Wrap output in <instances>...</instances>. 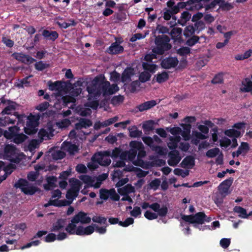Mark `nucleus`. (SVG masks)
Listing matches in <instances>:
<instances>
[{
  "label": "nucleus",
  "instance_id": "nucleus-1",
  "mask_svg": "<svg viewBox=\"0 0 252 252\" xmlns=\"http://www.w3.org/2000/svg\"><path fill=\"white\" fill-rule=\"evenodd\" d=\"M111 153L110 151H101L94 154L91 158L92 162L88 164V167L91 170H95L98 167V164L103 166H107L111 163V160L109 158Z\"/></svg>",
  "mask_w": 252,
  "mask_h": 252
},
{
  "label": "nucleus",
  "instance_id": "nucleus-2",
  "mask_svg": "<svg viewBox=\"0 0 252 252\" xmlns=\"http://www.w3.org/2000/svg\"><path fill=\"white\" fill-rule=\"evenodd\" d=\"M170 38L167 35L162 34L156 36L155 39L156 46L152 49L154 53L159 55H163L165 51L170 50L172 46L169 43Z\"/></svg>",
  "mask_w": 252,
  "mask_h": 252
},
{
  "label": "nucleus",
  "instance_id": "nucleus-3",
  "mask_svg": "<svg viewBox=\"0 0 252 252\" xmlns=\"http://www.w3.org/2000/svg\"><path fill=\"white\" fill-rule=\"evenodd\" d=\"M39 119V115H34L31 113L28 116L26 126L24 127L25 133L30 135L35 134L38 130Z\"/></svg>",
  "mask_w": 252,
  "mask_h": 252
},
{
  "label": "nucleus",
  "instance_id": "nucleus-4",
  "mask_svg": "<svg viewBox=\"0 0 252 252\" xmlns=\"http://www.w3.org/2000/svg\"><path fill=\"white\" fill-rule=\"evenodd\" d=\"M177 53L182 58L179 65L177 66L179 61L177 58L174 57V69L175 70H182L186 68L187 65V57L190 53V49L189 47H181L177 50Z\"/></svg>",
  "mask_w": 252,
  "mask_h": 252
},
{
  "label": "nucleus",
  "instance_id": "nucleus-5",
  "mask_svg": "<svg viewBox=\"0 0 252 252\" xmlns=\"http://www.w3.org/2000/svg\"><path fill=\"white\" fill-rule=\"evenodd\" d=\"M206 215L203 212H198L195 215L181 216V219L187 222L194 224L193 226L197 227L196 224H202L205 222Z\"/></svg>",
  "mask_w": 252,
  "mask_h": 252
},
{
  "label": "nucleus",
  "instance_id": "nucleus-6",
  "mask_svg": "<svg viewBox=\"0 0 252 252\" xmlns=\"http://www.w3.org/2000/svg\"><path fill=\"white\" fill-rule=\"evenodd\" d=\"M16 188H19L21 191L27 195H33L38 190V188L33 186H29V182L24 179H20L14 185Z\"/></svg>",
  "mask_w": 252,
  "mask_h": 252
},
{
  "label": "nucleus",
  "instance_id": "nucleus-7",
  "mask_svg": "<svg viewBox=\"0 0 252 252\" xmlns=\"http://www.w3.org/2000/svg\"><path fill=\"white\" fill-rule=\"evenodd\" d=\"M129 146L137 149V160L133 162L134 164L140 165L143 162L141 158L145 157L146 155L142 143L141 142L132 141L130 142Z\"/></svg>",
  "mask_w": 252,
  "mask_h": 252
},
{
  "label": "nucleus",
  "instance_id": "nucleus-8",
  "mask_svg": "<svg viewBox=\"0 0 252 252\" xmlns=\"http://www.w3.org/2000/svg\"><path fill=\"white\" fill-rule=\"evenodd\" d=\"M105 81V78L103 74L95 77L92 81L91 84L87 87V91L89 94L91 95L93 93H94Z\"/></svg>",
  "mask_w": 252,
  "mask_h": 252
},
{
  "label": "nucleus",
  "instance_id": "nucleus-9",
  "mask_svg": "<svg viewBox=\"0 0 252 252\" xmlns=\"http://www.w3.org/2000/svg\"><path fill=\"white\" fill-rule=\"evenodd\" d=\"M71 221L75 223L80 222L82 224H88L91 222V218L88 216L87 213L80 211L72 218Z\"/></svg>",
  "mask_w": 252,
  "mask_h": 252
},
{
  "label": "nucleus",
  "instance_id": "nucleus-10",
  "mask_svg": "<svg viewBox=\"0 0 252 252\" xmlns=\"http://www.w3.org/2000/svg\"><path fill=\"white\" fill-rule=\"evenodd\" d=\"M12 57L16 60L21 62L25 64H31L35 61V60L29 55L23 53H14Z\"/></svg>",
  "mask_w": 252,
  "mask_h": 252
},
{
  "label": "nucleus",
  "instance_id": "nucleus-11",
  "mask_svg": "<svg viewBox=\"0 0 252 252\" xmlns=\"http://www.w3.org/2000/svg\"><path fill=\"white\" fill-rule=\"evenodd\" d=\"M109 87H110V82L106 80L100 88L98 89L94 93H93L91 95L94 97L99 96L101 94L103 96L108 95Z\"/></svg>",
  "mask_w": 252,
  "mask_h": 252
},
{
  "label": "nucleus",
  "instance_id": "nucleus-12",
  "mask_svg": "<svg viewBox=\"0 0 252 252\" xmlns=\"http://www.w3.org/2000/svg\"><path fill=\"white\" fill-rule=\"evenodd\" d=\"M233 182V178L230 177L222 182L218 187V189L221 193H227L230 187Z\"/></svg>",
  "mask_w": 252,
  "mask_h": 252
},
{
  "label": "nucleus",
  "instance_id": "nucleus-13",
  "mask_svg": "<svg viewBox=\"0 0 252 252\" xmlns=\"http://www.w3.org/2000/svg\"><path fill=\"white\" fill-rule=\"evenodd\" d=\"M151 209L156 212L158 213V216L160 217H165L168 212V208L166 206H162L160 207V205L158 203L155 202L151 204Z\"/></svg>",
  "mask_w": 252,
  "mask_h": 252
},
{
  "label": "nucleus",
  "instance_id": "nucleus-14",
  "mask_svg": "<svg viewBox=\"0 0 252 252\" xmlns=\"http://www.w3.org/2000/svg\"><path fill=\"white\" fill-rule=\"evenodd\" d=\"M94 231V224L83 227L82 226H78L77 227V235H89L92 234Z\"/></svg>",
  "mask_w": 252,
  "mask_h": 252
},
{
  "label": "nucleus",
  "instance_id": "nucleus-15",
  "mask_svg": "<svg viewBox=\"0 0 252 252\" xmlns=\"http://www.w3.org/2000/svg\"><path fill=\"white\" fill-rule=\"evenodd\" d=\"M18 106V105L15 102L8 100L7 106L1 112V115L12 114V112L16 110Z\"/></svg>",
  "mask_w": 252,
  "mask_h": 252
},
{
  "label": "nucleus",
  "instance_id": "nucleus-16",
  "mask_svg": "<svg viewBox=\"0 0 252 252\" xmlns=\"http://www.w3.org/2000/svg\"><path fill=\"white\" fill-rule=\"evenodd\" d=\"M20 127L17 125L8 127V131L4 130V137L8 140H11L16 134L19 133Z\"/></svg>",
  "mask_w": 252,
  "mask_h": 252
},
{
  "label": "nucleus",
  "instance_id": "nucleus-17",
  "mask_svg": "<svg viewBox=\"0 0 252 252\" xmlns=\"http://www.w3.org/2000/svg\"><path fill=\"white\" fill-rule=\"evenodd\" d=\"M157 104V103L156 100H151L145 101L137 105L136 108H137L140 112H143L154 107Z\"/></svg>",
  "mask_w": 252,
  "mask_h": 252
},
{
  "label": "nucleus",
  "instance_id": "nucleus-18",
  "mask_svg": "<svg viewBox=\"0 0 252 252\" xmlns=\"http://www.w3.org/2000/svg\"><path fill=\"white\" fill-rule=\"evenodd\" d=\"M122 41H117L113 43L109 47V53L112 54H119L123 52L124 50V47L120 45V44Z\"/></svg>",
  "mask_w": 252,
  "mask_h": 252
},
{
  "label": "nucleus",
  "instance_id": "nucleus-19",
  "mask_svg": "<svg viewBox=\"0 0 252 252\" xmlns=\"http://www.w3.org/2000/svg\"><path fill=\"white\" fill-rule=\"evenodd\" d=\"M92 125V121L87 119L80 118L79 122L75 124V128L77 130L81 129L83 128H87Z\"/></svg>",
  "mask_w": 252,
  "mask_h": 252
},
{
  "label": "nucleus",
  "instance_id": "nucleus-20",
  "mask_svg": "<svg viewBox=\"0 0 252 252\" xmlns=\"http://www.w3.org/2000/svg\"><path fill=\"white\" fill-rule=\"evenodd\" d=\"M181 166L184 168H192L195 164L194 158L191 156L186 157L181 163Z\"/></svg>",
  "mask_w": 252,
  "mask_h": 252
},
{
  "label": "nucleus",
  "instance_id": "nucleus-21",
  "mask_svg": "<svg viewBox=\"0 0 252 252\" xmlns=\"http://www.w3.org/2000/svg\"><path fill=\"white\" fill-rule=\"evenodd\" d=\"M134 74V70L131 67H126L123 71L121 81L123 83L129 82L131 80V77Z\"/></svg>",
  "mask_w": 252,
  "mask_h": 252
},
{
  "label": "nucleus",
  "instance_id": "nucleus-22",
  "mask_svg": "<svg viewBox=\"0 0 252 252\" xmlns=\"http://www.w3.org/2000/svg\"><path fill=\"white\" fill-rule=\"evenodd\" d=\"M118 193L121 195H128L135 192V188L131 184H128L123 187L118 189Z\"/></svg>",
  "mask_w": 252,
  "mask_h": 252
},
{
  "label": "nucleus",
  "instance_id": "nucleus-23",
  "mask_svg": "<svg viewBox=\"0 0 252 252\" xmlns=\"http://www.w3.org/2000/svg\"><path fill=\"white\" fill-rule=\"evenodd\" d=\"M42 35L47 40L55 41L59 37V34L56 31H50L44 30L42 32Z\"/></svg>",
  "mask_w": 252,
  "mask_h": 252
},
{
  "label": "nucleus",
  "instance_id": "nucleus-24",
  "mask_svg": "<svg viewBox=\"0 0 252 252\" xmlns=\"http://www.w3.org/2000/svg\"><path fill=\"white\" fill-rule=\"evenodd\" d=\"M170 28H172L169 32V29L164 26L158 25L157 27V30L159 33H169L172 39H173V25L171 23Z\"/></svg>",
  "mask_w": 252,
  "mask_h": 252
},
{
  "label": "nucleus",
  "instance_id": "nucleus-25",
  "mask_svg": "<svg viewBox=\"0 0 252 252\" xmlns=\"http://www.w3.org/2000/svg\"><path fill=\"white\" fill-rule=\"evenodd\" d=\"M69 182L70 184V189L76 192H79L82 187V183L79 180L74 178L70 179Z\"/></svg>",
  "mask_w": 252,
  "mask_h": 252
},
{
  "label": "nucleus",
  "instance_id": "nucleus-26",
  "mask_svg": "<svg viewBox=\"0 0 252 252\" xmlns=\"http://www.w3.org/2000/svg\"><path fill=\"white\" fill-rule=\"evenodd\" d=\"M65 220L62 219H59L57 220L56 222L53 224L52 227L51 228V232H58L62 230L64 225Z\"/></svg>",
  "mask_w": 252,
  "mask_h": 252
},
{
  "label": "nucleus",
  "instance_id": "nucleus-27",
  "mask_svg": "<svg viewBox=\"0 0 252 252\" xmlns=\"http://www.w3.org/2000/svg\"><path fill=\"white\" fill-rule=\"evenodd\" d=\"M169 140L170 142L168 144V146L170 149V151L168 154L169 159L168 160V163L170 166H173V136H170Z\"/></svg>",
  "mask_w": 252,
  "mask_h": 252
},
{
  "label": "nucleus",
  "instance_id": "nucleus-28",
  "mask_svg": "<svg viewBox=\"0 0 252 252\" xmlns=\"http://www.w3.org/2000/svg\"><path fill=\"white\" fill-rule=\"evenodd\" d=\"M49 89L51 91H61L64 88L63 83L57 81L55 82L49 81L48 82Z\"/></svg>",
  "mask_w": 252,
  "mask_h": 252
},
{
  "label": "nucleus",
  "instance_id": "nucleus-29",
  "mask_svg": "<svg viewBox=\"0 0 252 252\" xmlns=\"http://www.w3.org/2000/svg\"><path fill=\"white\" fill-rule=\"evenodd\" d=\"M13 115L16 117V119H17V125L22 126H24L25 121H27L28 116H27L25 114H19L17 112H14L13 113Z\"/></svg>",
  "mask_w": 252,
  "mask_h": 252
},
{
  "label": "nucleus",
  "instance_id": "nucleus-30",
  "mask_svg": "<svg viewBox=\"0 0 252 252\" xmlns=\"http://www.w3.org/2000/svg\"><path fill=\"white\" fill-rule=\"evenodd\" d=\"M16 150L15 146L7 144L5 146L4 149V154L7 157H11L15 155Z\"/></svg>",
  "mask_w": 252,
  "mask_h": 252
},
{
  "label": "nucleus",
  "instance_id": "nucleus-31",
  "mask_svg": "<svg viewBox=\"0 0 252 252\" xmlns=\"http://www.w3.org/2000/svg\"><path fill=\"white\" fill-rule=\"evenodd\" d=\"M28 136L23 133H17L12 138V141L16 144H19L24 142L27 139Z\"/></svg>",
  "mask_w": 252,
  "mask_h": 252
},
{
  "label": "nucleus",
  "instance_id": "nucleus-32",
  "mask_svg": "<svg viewBox=\"0 0 252 252\" xmlns=\"http://www.w3.org/2000/svg\"><path fill=\"white\" fill-rule=\"evenodd\" d=\"M233 211L235 213L239 214V217L240 218L248 219L249 217L246 210L241 206H235L233 208Z\"/></svg>",
  "mask_w": 252,
  "mask_h": 252
},
{
  "label": "nucleus",
  "instance_id": "nucleus-33",
  "mask_svg": "<svg viewBox=\"0 0 252 252\" xmlns=\"http://www.w3.org/2000/svg\"><path fill=\"white\" fill-rule=\"evenodd\" d=\"M186 8V9H192V6L189 5L188 1L187 2H179L177 5H174V14L178 13L180 8Z\"/></svg>",
  "mask_w": 252,
  "mask_h": 252
},
{
  "label": "nucleus",
  "instance_id": "nucleus-34",
  "mask_svg": "<svg viewBox=\"0 0 252 252\" xmlns=\"http://www.w3.org/2000/svg\"><path fill=\"white\" fill-rule=\"evenodd\" d=\"M191 18V14L188 11L183 12L181 16V19L178 20V23L182 25H185L187 21H189V20Z\"/></svg>",
  "mask_w": 252,
  "mask_h": 252
},
{
  "label": "nucleus",
  "instance_id": "nucleus-35",
  "mask_svg": "<svg viewBox=\"0 0 252 252\" xmlns=\"http://www.w3.org/2000/svg\"><path fill=\"white\" fill-rule=\"evenodd\" d=\"M76 224L71 222L68 223L65 228V231L70 235H77V227Z\"/></svg>",
  "mask_w": 252,
  "mask_h": 252
},
{
  "label": "nucleus",
  "instance_id": "nucleus-36",
  "mask_svg": "<svg viewBox=\"0 0 252 252\" xmlns=\"http://www.w3.org/2000/svg\"><path fill=\"white\" fill-rule=\"evenodd\" d=\"M16 120H13L9 117H0V127H5L9 124H14Z\"/></svg>",
  "mask_w": 252,
  "mask_h": 252
},
{
  "label": "nucleus",
  "instance_id": "nucleus-37",
  "mask_svg": "<svg viewBox=\"0 0 252 252\" xmlns=\"http://www.w3.org/2000/svg\"><path fill=\"white\" fill-rule=\"evenodd\" d=\"M162 67L166 69L173 67V57L163 59L161 63Z\"/></svg>",
  "mask_w": 252,
  "mask_h": 252
},
{
  "label": "nucleus",
  "instance_id": "nucleus-38",
  "mask_svg": "<svg viewBox=\"0 0 252 252\" xmlns=\"http://www.w3.org/2000/svg\"><path fill=\"white\" fill-rule=\"evenodd\" d=\"M224 134L229 137L234 138L240 137L241 132L237 130L232 128L225 130Z\"/></svg>",
  "mask_w": 252,
  "mask_h": 252
},
{
  "label": "nucleus",
  "instance_id": "nucleus-39",
  "mask_svg": "<svg viewBox=\"0 0 252 252\" xmlns=\"http://www.w3.org/2000/svg\"><path fill=\"white\" fill-rule=\"evenodd\" d=\"M151 150L155 152L160 156H165L167 154L168 150L166 148H164L161 146L155 145Z\"/></svg>",
  "mask_w": 252,
  "mask_h": 252
},
{
  "label": "nucleus",
  "instance_id": "nucleus-40",
  "mask_svg": "<svg viewBox=\"0 0 252 252\" xmlns=\"http://www.w3.org/2000/svg\"><path fill=\"white\" fill-rule=\"evenodd\" d=\"M200 37L197 35H192L189 37V38L187 40L186 44L189 46L192 47L197 43H199V39Z\"/></svg>",
  "mask_w": 252,
  "mask_h": 252
},
{
  "label": "nucleus",
  "instance_id": "nucleus-41",
  "mask_svg": "<svg viewBox=\"0 0 252 252\" xmlns=\"http://www.w3.org/2000/svg\"><path fill=\"white\" fill-rule=\"evenodd\" d=\"M196 32L193 25H189L187 26L184 31V35L186 37H189L194 35L193 34Z\"/></svg>",
  "mask_w": 252,
  "mask_h": 252
},
{
  "label": "nucleus",
  "instance_id": "nucleus-42",
  "mask_svg": "<svg viewBox=\"0 0 252 252\" xmlns=\"http://www.w3.org/2000/svg\"><path fill=\"white\" fill-rule=\"evenodd\" d=\"M32 77V75H31L20 80V83L16 86L19 88H24L25 87H28L30 86V82L28 81V79Z\"/></svg>",
  "mask_w": 252,
  "mask_h": 252
},
{
  "label": "nucleus",
  "instance_id": "nucleus-43",
  "mask_svg": "<svg viewBox=\"0 0 252 252\" xmlns=\"http://www.w3.org/2000/svg\"><path fill=\"white\" fill-rule=\"evenodd\" d=\"M168 78V74L166 72H163L157 75L156 81L158 83H162L167 80Z\"/></svg>",
  "mask_w": 252,
  "mask_h": 252
},
{
  "label": "nucleus",
  "instance_id": "nucleus-44",
  "mask_svg": "<svg viewBox=\"0 0 252 252\" xmlns=\"http://www.w3.org/2000/svg\"><path fill=\"white\" fill-rule=\"evenodd\" d=\"M155 122L153 120L146 121L142 126L145 131H150L154 129Z\"/></svg>",
  "mask_w": 252,
  "mask_h": 252
},
{
  "label": "nucleus",
  "instance_id": "nucleus-45",
  "mask_svg": "<svg viewBox=\"0 0 252 252\" xmlns=\"http://www.w3.org/2000/svg\"><path fill=\"white\" fill-rule=\"evenodd\" d=\"M181 126L184 129V131L182 133V135L185 138V139H186V137H188L190 134L191 125L189 124H182Z\"/></svg>",
  "mask_w": 252,
  "mask_h": 252
},
{
  "label": "nucleus",
  "instance_id": "nucleus-46",
  "mask_svg": "<svg viewBox=\"0 0 252 252\" xmlns=\"http://www.w3.org/2000/svg\"><path fill=\"white\" fill-rule=\"evenodd\" d=\"M50 66L49 63H44L42 61H39L34 64L35 68L38 71H43Z\"/></svg>",
  "mask_w": 252,
  "mask_h": 252
},
{
  "label": "nucleus",
  "instance_id": "nucleus-47",
  "mask_svg": "<svg viewBox=\"0 0 252 252\" xmlns=\"http://www.w3.org/2000/svg\"><path fill=\"white\" fill-rule=\"evenodd\" d=\"M218 0V5L220 6V8L222 10H229L232 8L231 4L227 2H225L224 0Z\"/></svg>",
  "mask_w": 252,
  "mask_h": 252
},
{
  "label": "nucleus",
  "instance_id": "nucleus-48",
  "mask_svg": "<svg viewBox=\"0 0 252 252\" xmlns=\"http://www.w3.org/2000/svg\"><path fill=\"white\" fill-rule=\"evenodd\" d=\"M246 83H243L244 87L241 88V91L244 92H249L252 91V81L249 78L245 79Z\"/></svg>",
  "mask_w": 252,
  "mask_h": 252
},
{
  "label": "nucleus",
  "instance_id": "nucleus-49",
  "mask_svg": "<svg viewBox=\"0 0 252 252\" xmlns=\"http://www.w3.org/2000/svg\"><path fill=\"white\" fill-rule=\"evenodd\" d=\"M151 75L147 71L141 72L139 77V80L141 83H145L150 79Z\"/></svg>",
  "mask_w": 252,
  "mask_h": 252
},
{
  "label": "nucleus",
  "instance_id": "nucleus-50",
  "mask_svg": "<svg viewBox=\"0 0 252 252\" xmlns=\"http://www.w3.org/2000/svg\"><path fill=\"white\" fill-rule=\"evenodd\" d=\"M220 150L218 148H214L207 151L206 156L209 158H213L216 157L220 153Z\"/></svg>",
  "mask_w": 252,
  "mask_h": 252
},
{
  "label": "nucleus",
  "instance_id": "nucleus-51",
  "mask_svg": "<svg viewBox=\"0 0 252 252\" xmlns=\"http://www.w3.org/2000/svg\"><path fill=\"white\" fill-rule=\"evenodd\" d=\"M193 27L196 33L198 34L201 31L205 29V24L202 21H196V22H195L194 26Z\"/></svg>",
  "mask_w": 252,
  "mask_h": 252
},
{
  "label": "nucleus",
  "instance_id": "nucleus-52",
  "mask_svg": "<svg viewBox=\"0 0 252 252\" xmlns=\"http://www.w3.org/2000/svg\"><path fill=\"white\" fill-rule=\"evenodd\" d=\"M142 66L144 70L154 73L157 67V65L155 64H151L148 63H143Z\"/></svg>",
  "mask_w": 252,
  "mask_h": 252
},
{
  "label": "nucleus",
  "instance_id": "nucleus-53",
  "mask_svg": "<svg viewBox=\"0 0 252 252\" xmlns=\"http://www.w3.org/2000/svg\"><path fill=\"white\" fill-rule=\"evenodd\" d=\"M129 151H127L128 154V160L132 161L137 156V149L132 147Z\"/></svg>",
  "mask_w": 252,
  "mask_h": 252
},
{
  "label": "nucleus",
  "instance_id": "nucleus-54",
  "mask_svg": "<svg viewBox=\"0 0 252 252\" xmlns=\"http://www.w3.org/2000/svg\"><path fill=\"white\" fill-rule=\"evenodd\" d=\"M142 134L141 130L137 129L136 127H134V129H131L129 130V136L131 137L136 138L140 137Z\"/></svg>",
  "mask_w": 252,
  "mask_h": 252
},
{
  "label": "nucleus",
  "instance_id": "nucleus-55",
  "mask_svg": "<svg viewBox=\"0 0 252 252\" xmlns=\"http://www.w3.org/2000/svg\"><path fill=\"white\" fill-rule=\"evenodd\" d=\"M223 74L221 73L216 75L211 82L214 84H221L223 83Z\"/></svg>",
  "mask_w": 252,
  "mask_h": 252
},
{
  "label": "nucleus",
  "instance_id": "nucleus-56",
  "mask_svg": "<svg viewBox=\"0 0 252 252\" xmlns=\"http://www.w3.org/2000/svg\"><path fill=\"white\" fill-rule=\"evenodd\" d=\"M110 189H101L100 190V198L102 199L106 200L108 199L110 196Z\"/></svg>",
  "mask_w": 252,
  "mask_h": 252
},
{
  "label": "nucleus",
  "instance_id": "nucleus-57",
  "mask_svg": "<svg viewBox=\"0 0 252 252\" xmlns=\"http://www.w3.org/2000/svg\"><path fill=\"white\" fill-rule=\"evenodd\" d=\"M238 149L240 150L245 156L250 150L249 145L247 142H242Z\"/></svg>",
  "mask_w": 252,
  "mask_h": 252
},
{
  "label": "nucleus",
  "instance_id": "nucleus-58",
  "mask_svg": "<svg viewBox=\"0 0 252 252\" xmlns=\"http://www.w3.org/2000/svg\"><path fill=\"white\" fill-rule=\"evenodd\" d=\"M140 83L139 81H132L128 86V89L131 93H134L137 87H139Z\"/></svg>",
  "mask_w": 252,
  "mask_h": 252
},
{
  "label": "nucleus",
  "instance_id": "nucleus-59",
  "mask_svg": "<svg viewBox=\"0 0 252 252\" xmlns=\"http://www.w3.org/2000/svg\"><path fill=\"white\" fill-rule=\"evenodd\" d=\"M92 220L94 222L105 224L106 223L107 219L101 216H94L92 218Z\"/></svg>",
  "mask_w": 252,
  "mask_h": 252
},
{
  "label": "nucleus",
  "instance_id": "nucleus-60",
  "mask_svg": "<svg viewBox=\"0 0 252 252\" xmlns=\"http://www.w3.org/2000/svg\"><path fill=\"white\" fill-rule=\"evenodd\" d=\"M118 120L117 117H114L113 118L109 119L100 124V125L103 127L109 126L113 123H115Z\"/></svg>",
  "mask_w": 252,
  "mask_h": 252
},
{
  "label": "nucleus",
  "instance_id": "nucleus-61",
  "mask_svg": "<svg viewBox=\"0 0 252 252\" xmlns=\"http://www.w3.org/2000/svg\"><path fill=\"white\" fill-rule=\"evenodd\" d=\"M151 159H152V163L154 165H156L157 166H161L165 164V162L162 159H159L157 157H153L151 158Z\"/></svg>",
  "mask_w": 252,
  "mask_h": 252
},
{
  "label": "nucleus",
  "instance_id": "nucleus-62",
  "mask_svg": "<svg viewBox=\"0 0 252 252\" xmlns=\"http://www.w3.org/2000/svg\"><path fill=\"white\" fill-rule=\"evenodd\" d=\"M79 192H75L74 190H72V189H69L66 194V197L68 199H71L73 200L74 198H75Z\"/></svg>",
  "mask_w": 252,
  "mask_h": 252
},
{
  "label": "nucleus",
  "instance_id": "nucleus-63",
  "mask_svg": "<svg viewBox=\"0 0 252 252\" xmlns=\"http://www.w3.org/2000/svg\"><path fill=\"white\" fill-rule=\"evenodd\" d=\"M143 141L145 144L150 147L151 149L155 145L153 143V139L149 136H144L142 138Z\"/></svg>",
  "mask_w": 252,
  "mask_h": 252
},
{
  "label": "nucleus",
  "instance_id": "nucleus-64",
  "mask_svg": "<svg viewBox=\"0 0 252 252\" xmlns=\"http://www.w3.org/2000/svg\"><path fill=\"white\" fill-rule=\"evenodd\" d=\"M109 197L113 201H117L120 199V196L117 193L115 189L113 188L110 189Z\"/></svg>",
  "mask_w": 252,
  "mask_h": 252
}]
</instances>
